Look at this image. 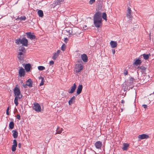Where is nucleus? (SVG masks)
Wrapping results in <instances>:
<instances>
[{
  "label": "nucleus",
  "mask_w": 154,
  "mask_h": 154,
  "mask_svg": "<svg viewBox=\"0 0 154 154\" xmlns=\"http://www.w3.org/2000/svg\"><path fill=\"white\" fill-rule=\"evenodd\" d=\"M94 24L96 27H100L102 25L101 13L100 11H98L94 15Z\"/></svg>",
  "instance_id": "f257e3e1"
},
{
  "label": "nucleus",
  "mask_w": 154,
  "mask_h": 154,
  "mask_svg": "<svg viewBox=\"0 0 154 154\" xmlns=\"http://www.w3.org/2000/svg\"><path fill=\"white\" fill-rule=\"evenodd\" d=\"M15 42L17 45L22 44L23 46H27L28 45V40L25 37H23L22 39H17Z\"/></svg>",
  "instance_id": "f03ea898"
},
{
  "label": "nucleus",
  "mask_w": 154,
  "mask_h": 154,
  "mask_svg": "<svg viewBox=\"0 0 154 154\" xmlns=\"http://www.w3.org/2000/svg\"><path fill=\"white\" fill-rule=\"evenodd\" d=\"M32 109L35 111L39 112L41 111L42 109L39 104L37 103H34V106L32 107Z\"/></svg>",
  "instance_id": "7ed1b4c3"
},
{
  "label": "nucleus",
  "mask_w": 154,
  "mask_h": 154,
  "mask_svg": "<svg viewBox=\"0 0 154 154\" xmlns=\"http://www.w3.org/2000/svg\"><path fill=\"white\" fill-rule=\"evenodd\" d=\"M75 72H79L83 69V66L81 64H76L75 66Z\"/></svg>",
  "instance_id": "20e7f679"
},
{
  "label": "nucleus",
  "mask_w": 154,
  "mask_h": 154,
  "mask_svg": "<svg viewBox=\"0 0 154 154\" xmlns=\"http://www.w3.org/2000/svg\"><path fill=\"white\" fill-rule=\"evenodd\" d=\"M14 93L16 97L17 96L18 97L20 96V90L17 87H15L14 90Z\"/></svg>",
  "instance_id": "39448f33"
},
{
  "label": "nucleus",
  "mask_w": 154,
  "mask_h": 154,
  "mask_svg": "<svg viewBox=\"0 0 154 154\" xmlns=\"http://www.w3.org/2000/svg\"><path fill=\"white\" fill-rule=\"evenodd\" d=\"M131 8L128 7V10L127 11V13L126 14L127 17L129 19L132 18V16L131 14Z\"/></svg>",
  "instance_id": "423d86ee"
},
{
  "label": "nucleus",
  "mask_w": 154,
  "mask_h": 154,
  "mask_svg": "<svg viewBox=\"0 0 154 154\" xmlns=\"http://www.w3.org/2000/svg\"><path fill=\"white\" fill-rule=\"evenodd\" d=\"M76 88V85L75 83H74L73 85L71 87L70 90H68V93L70 94L73 93L75 91Z\"/></svg>",
  "instance_id": "0eeeda50"
},
{
  "label": "nucleus",
  "mask_w": 154,
  "mask_h": 154,
  "mask_svg": "<svg viewBox=\"0 0 154 154\" xmlns=\"http://www.w3.org/2000/svg\"><path fill=\"white\" fill-rule=\"evenodd\" d=\"M19 74L20 77L24 76L25 75V71L24 69L22 67H21L19 72Z\"/></svg>",
  "instance_id": "6e6552de"
},
{
  "label": "nucleus",
  "mask_w": 154,
  "mask_h": 154,
  "mask_svg": "<svg viewBox=\"0 0 154 154\" xmlns=\"http://www.w3.org/2000/svg\"><path fill=\"white\" fill-rule=\"evenodd\" d=\"M27 37L31 39H34L35 38V36L34 35H32L31 32H29L26 33Z\"/></svg>",
  "instance_id": "1a4fd4ad"
},
{
  "label": "nucleus",
  "mask_w": 154,
  "mask_h": 154,
  "mask_svg": "<svg viewBox=\"0 0 154 154\" xmlns=\"http://www.w3.org/2000/svg\"><path fill=\"white\" fill-rule=\"evenodd\" d=\"M81 57L82 60L85 62H87L88 61V58L87 55L85 54H82Z\"/></svg>",
  "instance_id": "9d476101"
},
{
  "label": "nucleus",
  "mask_w": 154,
  "mask_h": 154,
  "mask_svg": "<svg viewBox=\"0 0 154 154\" xmlns=\"http://www.w3.org/2000/svg\"><path fill=\"white\" fill-rule=\"evenodd\" d=\"M149 137V136L147 134H143L138 136V138L140 139H146Z\"/></svg>",
  "instance_id": "9b49d317"
},
{
  "label": "nucleus",
  "mask_w": 154,
  "mask_h": 154,
  "mask_svg": "<svg viewBox=\"0 0 154 154\" xmlns=\"http://www.w3.org/2000/svg\"><path fill=\"white\" fill-rule=\"evenodd\" d=\"M82 85H79L77 88L76 93L78 95L79 94L82 92Z\"/></svg>",
  "instance_id": "f8f14e48"
},
{
  "label": "nucleus",
  "mask_w": 154,
  "mask_h": 154,
  "mask_svg": "<svg viewBox=\"0 0 154 154\" xmlns=\"http://www.w3.org/2000/svg\"><path fill=\"white\" fill-rule=\"evenodd\" d=\"M26 85L29 87H32V81L30 79H28L26 82Z\"/></svg>",
  "instance_id": "ddd939ff"
},
{
  "label": "nucleus",
  "mask_w": 154,
  "mask_h": 154,
  "mask_svg": "<svg viewBox=\"0 0 154 154\" xmlns=\"http://www.w3.org/2000/svg\"><path fill=\"white\" fill-rule=\"evenodd\" d=\"M60 51L58 50L56 52H55L53 56L52 57V59L54 60H55L57 57L58 56L59 54L60 53Z\"/></svg>",
  "instance_id": "4468645a"
},
{
  "label": "nucleus",
  "mask_w": 154,
  "mask_h": 154,
  "mask_svg": "<svg viewBox=\"0 0 154 154\" xmlns=\"http://www.w3.org/2000/svg\"><path fill=\"white\" fill-rule=\"evenodd\" d=\"M102 145V143L100 141L97 142L95 143L96 147L97 149H100Z\"/></svg>",
  "instance_id": "2eb2a0df"
},
{
  "label": "nucleus",
  "mask_w": 154,
  "mask_h": 154,
  "mask_svg": "<svg viewBox=\"0 0 154 154\" xmlns=\"http://www.w3.org/2000/svg\"><path fill=\"white\" fill-rule=\"evenodd\" d=\"M25 69L26 71L28 72L30 71L31 68V65L29 63L26 64L25 66Z\"/></svg>",
  "instance_id": "dca6fc26"
},
{
  "label": "nucleus",
  "mask_w": 154,
  "mask_h": 154,
  "mask_svg": "<svg viewBox=\"0 0 154 154\" xmlns=\"http://www.w3.org/2000/svg\"><path fill=\"white\" fill-rule=\"evenodd\" d=\"M75 96H73L72 97L70 100L69 101L68 103L69 105H71L73 103L75 102Z\"/></svg>",
  "instance_id": "f3484780"
},
{
  "label": "nucleus",
  "mask_w": 154,
  "mask_h": 154,
  "mask_svg": "<svg viewBox=\"0 0 154 154\" xmlns=\"http://www.w3.org/2000/svg\"><path fill=\"white\" fill-rule=\"evenodd\" d=\"M110 44L112 48H116L117 45L116 42L111 41L110 42Z\"/></svg>",
  "instance_id": "a211bd4d"
},
{
  "label": "nucleus",
  "mask_w": 154,
  "mask_h": 154,
  "mask_svg": "<svg viewBox=\"0 0 154 154\" xmlns=\"http://www.w3.org/2000/svg\"><path fill=\"white\" fill-rule=\"evenodd\" d=\"M13 133L12 135L14 138H17L18 137V133L16 130H14L12 131Z\"/></svg>",
  "instance_id": "6ab92c4d"
},
{
  "label": "nucleus",
  "mask_w": 154,
  "mask_h": 154,
  "mask_svg": "<svg viewBox=\"0 0 154 154\" xmlns=\"http://www.w3.org/2000/svg\"><path fill=\"white\" fill-rule=\"evenodd\" d=\"M142 62L140 60L138 59H137L135 61L133 65L136 66L140 65L141 63Z\"/></svg>",
  "instance_id": "aec40b11"
},
{
  "label": "nucleus",
  "mask_w": 154,
  "mask_h": 154,
  "mask_svg": "<svg viewBox=\"0 0 154 154\" xmlns=\"http://www.w3.org/2000/svg\"><path fill=\"white\" fill-rule=\"evenodd\" d=\"M129 144L127 143H124L123 144V147L122 149L124 150H127L128 147L129 146Z\"/></svg>",
  "instance_id": "412c9836"
},
{
  "label": "nucleus",
  "mask_w": 154,
  "mask_h": 154,
  "mask_svg": "<svg viewBox=\"0 0 154 154\" xmlns=\"http://www.w3.org/2000/svg\"><path fill=\"white\" fill-rule=\"evenodd\" d=\"M142 55L143 56V58L145 60H146L149 59V57L150 56V54H144Z\"/></svg>",
  "instance_id": "4be33fe9"
},
{
  "label": "nucleus",
  "mask_w": 154,
  "mask_h": 154,
  "mask_svg": "<svg viewBox=\"0 0 154 154\" xmlns=\"http://www.w3.org/2000/svg\"><path fill=\"white\" fill-rule=\"evenodd\" d=\"M14 127V123L13 122H11L9 124V128L10 129H12Z\"/></svg>",
  "instance_id": "5701e85b"
},
{
  "label": "nucleus",
  "mask_w": 154,
  "mask_h": 154,
  "mask_svg": "<svg viewBox=\"0 0 154 154\" xmlns=\"http://www.w3.org/2000/svg\"><path fill=\"white\" fill-rule=\"evenodd\" d=\"M38 14L39 16L41 17H42L43 16V13L41 10H39L38 11Z\"/></svg>",
  "instance_id": "b1692460"
},
{
  "label": "nucleus",
  "mask_w": 154,
  "mask_h": 154,
  "mask_svg": "<svg viewBox=\"0 0 154 154\" xmlns=\"http://www.w3.org/2000/svg\"><path fill=\"white\" fill-rule=\"evenodd\" d=\"M19 51L23 52L24 53H25L26 52V50L24 47H19Z\"/></svg>",
  "instance_id": "393cba45"
},
{
  "label": "nucleus",
  "mask_w": 154,
  "mask_h": 154,
  "mask_svg": "<svg viewBox=\"0 0 154 154\" xmlns=\"http://www.w3.org/2000/svg\"><path fill=\"white\" fill-rule=\"evenodd\" d=\"M18 97L17 96L15 97L14 100V103L15 104V105L16 106H17L18 105Z\"/></svg>",
  "instance_id": "a878e982"
},
{
  "label": "nucleus",
  "mask_w": 154,
  "mask_h": 154,
  "mask_svg": "<svg viewBox=\"0 0 154 154\" xmlns=\"http://www.w3.org/2000/svg\"><path fill=\"white\" fill-rule=\"evenodd\" d=\"M66 32L68 33L69 35L72 34V29L71 28H70L69 29H67L66 30Z\"/></svg>",
  "instance_id": "bb28decb"
},
{
  "label": "nucleus",
  "mask_w": 154,
  "mask_h": 154,
  "mask_svg": "<svg viewBox=\"0 0 154 154\" xmlns=\"http://www.w3.org/2000/svg\"><path fill=\"white\" fill-rule=\"evenodd\" d=\"M26 17L24 16H21L20 17H18L17 19H20V20H24L26 19Z\"/></svg>",
  "instance_id": "cd10ccee"
},
{
  "label": "nucleus",
  "mask_w": 154,
  "mask_h": 154,
  "mask_svg": "<svg viewBox=\"0 0 154 154\" xmlns=\"http://www.w3.org/2000/svg\"><path fill=\"white\" fill-rule=\"evenodd\" d=\"M138 68L141 69L143 71H144L146 69V68L143 66H138Z\"/></svg>",
  "instance_id": "c85d7f7f"
},
{
  "label": "nucleus",
  "mask_w": 154,
  "mask_h": 154,
  "mask_svg": "<svg viewBox=\"0 0 154 154\" xmlns=\"http://www.w3.org/2000/svg\"><path fill=\"white\" fill-rule=\"evenodd\" d=\"M18 58L20 60H23L24 59V55H18Z\"/></svg>",
  "instance_id": "c756f323"
},
{
  "label": "nucleus",
  "mask_w": 154,
  "mask_h": 154,
  "mask_svg": "<svg viewBox=\"0 0 154 154\" xmlns=\"http://www.w3.org/2000/svg\"><path fill=\"white\" fill-rule=\"evenodd\" d=\"M17 145H13L12 146V151L14 152L16 150V147Z\"/></svg>",
  "instance_id": "7c9ffc66"
},
{
  "label": "nucleus",
  "mask_w": 154,
  "mask_h": 154,
  "mask_svg": "<svg viewBox=\"0 0 154 154\" xmlns=\"http://www.w3.org/2000/svg\"><path fill=\"white\" fill-rule=\"evenodd\" d=\"M38 69L39 70H42L45 69V67L42 66H38Z\"/></svg>",
  "instance_id": "2f4dec72"
},
{
  "label": "nucleus",
  "mask_w": 154,
  "mask_h": 154,
  "mask_svg": "<svg viewBox=\"0 0 154 154\" xmlns=\"http://www.w3.org/2000/svg\"><path fill=\"white\" fill-rule=\"evenodd\" d=\"M103 18L105 20H107L106 19V14L105 13H103L102 16Z\"/></svg>",
  "instance_id": "473e14b6"
},
{
  "label": "nucleus",
  "mask_w": 154,
  "mask_h": 154,
  "mask_svg": "<svg viewBox=\"0 0 154 154\" xmlns=\"http://www.w3.org/2000/svg\"><path fill=\"white\" fill-rule=\"evenodd\" d=\"M66 46L64 44H63L61 46V49L63 51H64L66 49Z\"/></svg>",
  "instance_id": "72a5a7b5"
},
{
  "label": "nucleus",
  "mask_w": 154,
  "mask_h": 154,
  "mask_svg": "<svg viewBox=\"0 0 154 154\" xmlns=\"http://www.w3.org/2000/svg\"><path fill=\"white\" fill-rule=\"evenodd\" d=\"M44 84V78H42L41 80V81L40 84L39 86H41L43 85Z\"/></svg>",
  "instance_id": "f704fd0d"
},
{
  "label": "nucleus",
  "mask_w": 154,
  "mask_h": 154,
  "mask_svg": "<svg viewBox=\"0 0 154 154\" xmlns=\"http://www.w3.org/2000/svg\"><path fill=\"white\" fill-rule=\"evenodd\" d=\"M13 145H17V143L16 140L14 139L13 140Z\"/></svg>",
  "instance_id": "c9c22d12"
},
{
  "label": "nucleus",
  "mask_w": 154,
  "mask_h": 154,
  "mask_svg": "<svg viewBox=\"0 0 154 154\" xmlns=\"http://www.w3.org/2000/svg\"><path fill=\"white\" fill-rule=\"evenodd\" d=\"M18 55H23V54L24 53L23 52L19 51L18 52Z\"/></svg>",
  "instance_id": "e433bc0d"
},
{
  "label": "nucleus",
  "mask_w": 154,
  "mask_h": 154,
  "mask_svg": "<svg viewBox=\"0 0 154 154\" xmlns=\"http://www.w3.org/2000/svg\"><path fill=\"white\" fill-rule=\"evenodd\" d=\"M9 107H8L6 110V114L7 115H9Z\"/></svg>",
  "instance_id": "4c0bfd02"
},
{
  "label": "nucleus",
  "mask_w": 154,
  "mask_h": 154,
  "mask_svg": "<svg viewBox=\"0 0 154 154\" xmlns=\"http://www.w3.org/2000/svg\"><path fill=\"white\" fill-rule=\"evenodd\" d=\"M95 0H90L89 2V3L90 4H92L94 2Z\"/></svg>",
  "instance_id": "58836bf2"
},
{
  "label": "nucleus",
  "mask_w": 154,
  "mask_h": 154,
  "mask_svg": "<svg viewBox=\"0 0 154 154\" xmlns=\"http://www.w3.org/2000/svg\"><path fill=\"white\" fill-rule=\"evenodd\" d=\"M62 132V130H59L57 131V132L56 133V134H60Z\"/></svg>",
  "instance_id": "ea45409f"
},
{
  "label": "nucleus",
  "mask_w": 154,
  "mask_h": 154,
  "mask_svg": "<svg viewBox=\"0 0 154 154\" xmlns=\"http://www.w3.org/2000/svg\"><path fill=\"white\" fill-rule=\"evenodd\" d=\"M124 74L125 75H127L128 74V72L126 70H125Z\"/></svg>",
  "instance_id": "a19ab883"
},
{
  "label": "nucleus",
  "mask_w": 154,
  "mask_h": 154,
  "mask_svg": "<svg viewBox=\"0 0 154 154\" xmlns=\"http://www.w3.org/2000/svg\"><path fill=\"white\" fill-rule=\"evenodd\" d=\"M49 64L50 65H53L54 64V62L53 61H51L49 62Z\"/></svg>",
  "instance_id": "79ce46f5"
},
{
  "label": "nucleus",
  "mask_w": 154,
  "mask_h": 154,
  "mask_svg": "<svg viewBox=\"0 0 154 154\" xmlns=\"http://www.w3.org/2000/svg\"><path fill=\"white\" fill-rule=\"evenodd\" d=\"M17 118L19 120L20 119V117L19 115H17Z\"/></svg>",
  "instance_id": "37998d69"
},
{
  "label": "nucleus",
  "mask_w": 154,
  "mask_h": 154,
  "mask_svg": "<svg viewBox=\"0 0 154 154\" xmlns=\"http://www.w3.org/2000/svg\"><path fill=\"white\" fill-rule=\"evenodd\" d=\"M143 107L144 108H147V106L146 105L144 104L142 105Z\"/></svg>",
  "instance_id": "c03bdc74"
},
{
  "label": "nucleus",
  "mask_w": 154,
  "mask_h": 154,
  "mask_svg": "<svg viewBox=\"0 0 154 154\" xmlns=\"http://www.w3.org/2000/svg\"><path fill=\"white\" fill-rule=\"evenodd\" d=\"M112 53L113 54H114L115 53V49H112Z\"/></svg>",
  "instance_id": "a18cd8bd"
},
{
  "label": "nucleus",
  "mask_w": 154,
  "mask_h": 154,
  "mask_svg": "<svg viewBox=\"0 0 154 154\" xmlns=\"http://www.w3.org/2000/svg\"><path fill=\"white\" fill-rule=\"evenodd\" d=\"M21 146V144L20 143H19L18 144V147L19 148H20Z\"/></svg>",
  "instance_id": "49530a36"
},
{
  "label": "nucleus",
  "mask_w": 154,
  "mask_h": 154,
  "mask_svg": "<svg viewBox=\"0 0 154 154\" xmlns=\"http://www.w3.org/2000/svg\"><path fill=\"white\" fill-rule=\"evenodd\" d=\"M27 85H26V83L25 84H24L23 85V86L25 88H27Z\"/></svg>",
  "instance_id": "de8ad7c7"
},
{
  "label": "nucleus",
  "mask_w": 154,
  "mask_h": 154,
  "mask_svg": "<svg viewBox=\"0 0 154 154\" xmlns=\"http://www.w3.org/2000/svg\"><path fill=\"white\" fill-rule=\"evenodd\" d=\"M68 39L67 38H66L64 39V41L66 43V42L68 41Z\"/></svg>",
  "instance_id": "09e8293b"
},
{
  "label": "nucleus",
  "mask_w": 154,
  "mask_h": 154,
  "mask_svg": "<svg viewBox=\"0 0 154 154\" xmlns=\"http://www.w3.org/2000/svg\"><path fill=\"white\" fill-rule=\"evenodd\" d=\"M133 79H134L133 78H131L130 79V81L131 82H133V80H134Z\"/></svg>",
  "instance_id": "8fccbe9b"
},
{
  "label": "nucleus",
  "mask_w": 154,
  "mask_h": 154,
  "mask_svg": "<svg viewBox=\"0 0 154 154\" xmlns=\"http://www.w3.org/2000/svg\"><path fill=\"white\" fill-rule=\"evenodd\" d=\"M121 103L122 104H124L125 103V101L123 100H122L121 101Z\"/></svg>",
  "instance_id": "3c124183"
},
{
  "label": "nucleus",
  "mask_w": 154,
  "mask_h": 154,
  "mask_svg": "<svg viewBox=\"0 0 154 154\" xmlns=\"http://www.w3.org/2000/svg\"><path fill=\"white\" fill-rule=\"evenodd\" d=\"M42 78H43V77H42V76H40L38 77V79H41V80L42 79Z\"/></svg>",
  "instance_id": "603ef678"
},
{
  "label": "nucleus",
  "mask_w": 154,
  "mask_h": 154,
  "mask_svg": "<svg viewBox=\"0 0 154 154\" xmlns=\"http://www.w3.org/2000/svg\"><path fill=\"white\" fill-rule=\"evenodd\" d=\"M22 95H21V97H20V96H18V99H20L22 98Z\"/></svg>",
  "instance_id": "864d4df0"
},
{
  "label": "nucleus",
  "mask_w": 154,
  "mask_h": 154,
  "mask_svg": "<svg viewBox=\"0 0 154 154\" xmlns=\"http://www.w3.org/2000/svg\"><path fill=\"white\" fill-rule=\"evenodd\" d=\"M59 127H57V131L59 129Z\"/></svg>",
  "instance_id": "5fc2aeb1"
},
{
  "label": "nucleus",
  "mask_w": 154,
  "mask_h": 154,
  "mask_svg": "<svg viewBox=\"0 0 154 154\" xmlns=\"http://www.w3.org/2000/svg\"><path fill=\"white\" fill-rule=\"evenodd\" d=\"M63 129L62 128H61V130H62V131H63Z\"/></svg>",
  "instance_id": "6e6d98bb"
},
{
  "label": "nucleus",
  "mask_w": 154,
  "mask_h": 154,
  "mask_svg": "<svg viewBox=\"0 0 154 154\" xmlns=\"http://www.w3.org/2000/svg\"><path fill=\"white\" fill-rule=\"evenodd\" d=\"M85 27H87V26L86 25H85Z\"/></svg>",
  "instance_id": "4d7b16f0"
},
{
  "label": "nucleus",
  "mask_w": 154,
  "mask_h": 154,
  "mask_svg": "<svg viewBox=\"0 0 154 154\" xmlns=\"http://www.w3.org/2000/svg\"><path fill=\"white\" fill-rule=\"evenodd\" d=\"M78 62H79V63H80V61H78Z\"/></svg>",
  "instance_id": "13d9d810"
},
{
  "label": "nucleus",
  "mask_w": 154,
  "mask_h": 154,
  "mask_svg": "<svg viewBox=\"0 0 154 154\" xmlns=\"http://www.w3.org/2000/svg\"><path fill=\"white\" fill-rule=\"evenodd\" d=\"M153 94H154V92L153 93Z\"/></svg>",
  "instance_id": "bf43d9fd"
}]
</instances>
